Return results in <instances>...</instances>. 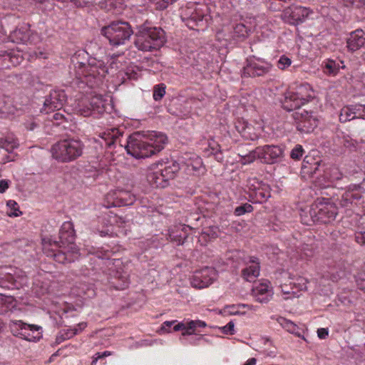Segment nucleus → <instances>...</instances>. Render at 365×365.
<instances>
[{
  "mask_svg": "<svg viewBox=\"0 0 365 365\" xmlns=\"http://www.w3.org/2000/svg\"><path fill=\"white\" fill-rule=\"evenodd\" d=\"M76 233L71 222H65L59 230V241L42 239V250L58 263H71L78 259L79 250L75 244Z\"/></svg>",
  "mask_w": 365,
  "mask_h": 365,
  "instance_id": "nucleus-1",
  "label": "nucleus"
},
{
  "mask_svg": "<svg viewBox=\"0 0 365 365\" xmlns=\"http://www.w3.org/2000/svg\"><path fill=\"white\" fill-rule=\"evenodd\" d=\"M168 143V137L156 131H140L131 134L125 148L135 158H148L161 151Z\"/></svg>",
  "mask_w": 365,
  "mask_h": 365,
  "instance_id": "nucleus-2",
  "label": "nucleus"
},
{
  "mask_svg": "<svg viewBox=\"0 0 365 365\" xmlns=\"http://www.w3.org/2000/svg\"><path fill=\"white\" fill-rule=\"evenodd\" d=\"M74 66L76 77L82 83H93L101 82L106 76L108 69L104 63L96 58L89 57L85 51H79L71 58Z\"/></svg>",
  "mask_w": 365,
  "mask_h": 365,
  "instance_id": "nucleus-3",
  "label": "nucleus"
},
{
  "mask_svg": "<svg viewBox=\"0 0 365 365\" xmlns=\"http://www.w3.org/2000/svg\"><path fill=\"white\" fill-rule=\"evenodd\" d=\"M166 42L165 33L160 27L141 25L135 34L134 44L142 51L159 50Z\"/></svg>",
  "mask_w": 365,
  "mask_h": 365,
  "instance_id": "nucleus-4",
  "label": "nucleus"
},
{
  "mask_svg": "<svg viewBox=\"0 0 365 365\" xmlns=\"http://www.w3.org/2000/svg\"><path fill=\"white\" fill-rule=\"evenodd\" d=\"M84 147L80 139L67 138L53 145L51 152L52 157L57 161L70 163L82 155Z\"/></svg>",
  "mask_w": 365,
  "mask_h": 365,
  "instance_id": "nucleus-5",
  "label": "nucleus"
},
{
  "mask_svg": "<svg viewBox=\"0 0 365 365\" xmlns=\"http://www.w3.org/2000/svg\"><path fill=\"white\" fill-rule=\"evenodd\" d=\"M155 166V165H153ZM155 166L160 167L156 171H151L147 175V180L154 187L164 188L168 185V182L173 180L178 173L180 165L175 160L159 161Z\"/></svg>",
  "mask_w": 365,
  "mask_h": 365,
  "instance_id": "nucleus-6",
  "label": "nucleus"
},
{
  "mask_svg": "<svg viewBox=\"0 0 365 365\" xmlns=\"http://www.w3.org/2000/svg\"><path fill=\"white\" fill-rule=\"evenodd\" d=\"M133 34L131 26L124 21H113L101 29V34L108 39L110 45L116 46L125 44Z\"/></svg>",
  "mask_w": 365,
  "mask_h": 365,
  "instance_id": "nucleus-7",
  "label": "nucleus"
},
{
  "mask_svg": "<svg viewBox=\"0 0 365 365\" xmlns=\"http://www.w3.org/2000/svg\"><path fill=\"white\" fill-rule=\"evenodd\" d=\"M316 207L312 208L311 216L314 222L327 224L333 222L338 214L337 207L329 198H317Z\"/></svg>",
  "mask_w": 365,
  "mask_h": 365,
  "instance_id": "nucleus-8",
  "label": "nucleus"
},
{
  "mask_svg": "<svg viewBox=\"0 0 365 365\" xmlns=\"http://www.w3.org/2000/svg\"><path fill=\"white\" fill-rule=\"evenodd\" d=\"M247 187L249 200L252 203H263L271 196L269 186L256 178L247 179Z\"/></svg>",
  "mask_w": 365,
  "mask_h": 365,
  "instance_id": "nucleus-9",
  "label": "nucleus"
},
{
  "mask_svg": "<svg viewBox=\"0 0 365 365\" xmlns=\"http://www.w3.org/2000/svg\"><path fill=\"white\" fill-rule=\"evenodd\" d=\"M292 116L297 130L302 133H310L318 125V119L313 112L298 110Z\"/></svg>",
  "mask_w": 365,
  "mask_h": 365,
  "instance_id": "nucleus-10",
  "label": "nucleus"
},
{
  "mask_svg": "<svg viewBox=\"0 0 365 365\" xmlns=\"http://www.w3.org/2000/svg\"><path fill=\"white\" fill-rule=\"evenodd\" d=\"M9 329L12 334L27 341H32L39 336H34V333L38 331L41 327L26 324L21 320H11L9 324Z\"/></svg>",
  "mask_w": 365,
  "mask_h": 365,
  "instance_id": "nucleus-11",
  "label": "nucleus"
},
{
  "mask_svg": "<svg viewBox=\"0 0 365 365\" xmlns=\"http://www.w3.org/2000/svg\"><path fill=\"white\" fill-rule=\"evenodd\" d=\"M216 271L212 267H205L194 272L191 279L193 287L203 289L210 285L216 278Z\"/></svg>",
  "mask_w": 365,
  "mask_h": 365,
  "instance_id": "nucleus-12",
  "label": "nucleus"
},
{
  "mask_svg": "<svg viewBox=\"0 0 365 365\" xmlns=\"http://www.w3.org/2000/svg\"><path fill=\"white\" fill-rule=\"evenodd\" d=\"M258 153L262 163L274 164L282 160L284 150L278 145H265L258 147Z\"/></svg>",
  "mask_w": 365,
  "mask_h": 365,
  "instance_id": "nucleus-13",
  "label": "nucleus"
},
{
  "mask_svg": "<svg viewBox=\"0 0 365 365\" xmlns=\"http://www.w3.org/2000/svg\"><path fill=\"white\" fill-rule=\"evenodd\" d=\"M67 96L64 91H53L50 94L46 96L43 102V108L41 112L44 111L46 113L60 110L63 108L65 102L66 101Z\"/></svg>",
  "mask_w": 365,
  "mask_h": 365,
  "instance_id": "nucleus-14",
  "label": "nucleus"
},
{
  "mask_svg": "<svg viewBox=\"0 0 365 365\" xmlns=\"http://www.w3.org/2000/svg\"><path fill=\"white\" fill-rule=\"evenodd\" d=\"M270 68L271 66L268 63L250 58L247 60V64L243 68L242 75L244 77L262 76L267 73Z\"/></svg>",
  "mask_w": 365,
  "mask_h": 365,
  "instance_id": "nucleus-15",
  "label": "nucleus"
},
{
  "mask_svg": "<svg viewBox=\"0 0 365 365\" xmlns=\"http://www.w3.org/2000/svg\"><path fill=\"white\" fill-rule=\"evenodd\" d=\"M310 96H302L300 92L289 93L282 103V107L287 111L299 109L300 107L308 103L310 100Z\"/></svg>",
  "mask_w": 365,
  "mask_h": 365,
  "instance_id": "nucleus-16",
  "label": "nucleus"
},
{
  "mask_svg": "<svg viewBox=\"0 0 365 365\" xmlns=\"http://www.w3.org/2000/svg\"><path fill=\"white\" fill-rule=\"evenodd\" d=\"M122 135L123 133L118 128L108 129L100 133L99 139L97 141L99 142L102 147L105 145L106 148H111L115 144L120 143L119 138Z\"/></svg>",
  "mask_w": 365,
  "mask_h": 365,
  "instance_id": "nucleus-17",
  "label": "nucleus"
},
{
  "mask_svg": "<svg viewBox=\"0 0 365 365\" xmlns=\"http://www.w3.org/2000/svg\"><path fill=\"white\" fill-rule=\"evenodd\" d=\"M246 264L248 265L242 270V277L246 281L252 282L259 274L260 266L259 259L255 257H249Z\"/></svg>",
  "mask_w": 365,
  "mask_h": 365,
  "instance_id": "nucleus-18",
  "label": "nucleus"
},
{
  "mask_svg": "<svg viewBox=\"0 0 365 365\" xmlns=\"http://www.w3.org/2000/svg\"><path fill=\"white\" fill-rule=\"evenodd\" d=\"M189 226L185 225H177L170 227L168 230V239L171 242H175L177 245H182L188 237L187 229Z\"/></svg>",
  "mask_w": 365,
  "mask_h": 365,
  "instance_id": "nucleus-19",
  "label": "nucleus"
},
{
  "mask_svg": "<svg viewBox=\"0 0 365 365\" xmlns=\"http://www.w3.org/2000/svg\"><path fill=\"white\" fill-rule=\"evenodd\" d=\"M36 37V35L31 34V31L25 27L17 29L9 35L12 42L23 44L32 43Z\"/></svg>",
  "mask_w": 365,
  "mask_h": 365,
  "instance_id": "nucleus-20",
  "label": "nucleus"
},
{
  "mask_svg": "<svg viewBox=\"0 0 365 365\" xmlns=\"http://www.w3.org/2000/svg\"><path fill=\"white\" fill-rule=\"evenodd\" d=\"M23 58L14 52L0 51V69H7L19 65Z\"/></svg>",
  "mask_w": 365,
  "mask_h": 365,
  "instance_id": "nucleus-21",
  "label": "nucleus"
},
{
  "mask_svg": "<svg viewBox=\"0 0 365 365\" xmlns=\"http://www.w3.org/2000/svg\"><path fill=\"white\" fill-rule=\"evenodd\" d=\"M313 14V11L307 7L294 6L291 9L289 13V22L292 24H299L303 23L310 15Z\"/></svg>",
  "mask_w": 365,
  "mask_h": 365,
  "instance_id": "nucleus-22",
  "label": "nucleus"
},
{
  "mask_svg": "<svg viewBox=\"0 0 365 365\" xmlns=\"http://www.w3.org/2000/svg\"><path fill=\"white\" fill-rule=\"evenodd\" d=\"M322 68L324 73L326 75L335 76L339 73L340 68H344L345 66L343 61L327 58L322 62Z\"/></svg>",
  "mask_w": 365,
  "mask_h": 365,
  "instance_id": "nucleus-23",
  "label": "nucleus"
},
{
  "mask_svg": "<svg viewBox=\"0 0 365 365\" xmlns=\"http://www.w3.org/2000/svg\"><path fill=\"white\" fill-rule=\"evenodd\" d=\"M365 43V33L362 30H356L350 34L347 39V48L352 51L359 49Z\"/></svg>",
  "mask_w": 365,
  "mask_h": 365,
  "instance_id": "nucleus-24",
  "label": "nucleus"
},
{
  "mask_svg": "<svg viewBox=\"0 0 365 365\" xmlns=\"http://www.w3.org/2000/svg\"><path fill=\"white\" fill-rule=\"evenodd\" d=\"M235 128L245 139L255 140L258 138L257 134L253 132V127L243 119L236 121Z\"/></svg>",
  "mask_w": 365,
  "mask_h": 365,
  "instance_id": "nucleus-25",
  "label": "nucleus"
},
{
  "mask_svg": "<svg viewBox=\"0 0 365 365\" xmlns=\"http://www.w3.org/2000/svg\"><path fill=\"white\" fill-rule=\"evenodd\" d=\"M363 192H354L346 190L339 199V203L342 207H350L352 204H356L362 198Z\"/></svg>",
  "mask_w": 365,
  "mask_h": 365,
  "instance_id": "nucleus-26",
  "label": "nucleus"
},
{
  "mask_svg": "<svg viewBox=\"0 0 365 365\" xmlns=\"http://www.w3.org/2000/svg\"><path fill=\"white\" fill-rule=\"evenodd\" d=\"M16 300L11 295L0 292V314L12 312L16 307Z\"/></svg>",
  "mask_w": 365,
  "mask_h": 365,
  "instance_id": "nucleus-27",
  "label": "nucleus"
},
{
  "mask_svg": "<svg viewBox=\"0 0 365 365\" xmlns=\"http://www.w3.org/2000/svg\"><path fill=\"white\" fill-rule=\"evenodd\" d=\"M119 190L112 191L108 193L106 196V202L104 206L107 208L112 207H120L121 200H120Z\"/></svg>",
  "mask_w": 365,
  "mask_h": 365,
  "instance_id": "nucleus-28",
  "label": "nucleus"
},
{
  "mask_svg": "<svg viewBox=\"0 0 365 365\" xmlns=\"http://www.w3.org/2000/svg\"><path fill=\"white\" fill-rule=\"evenodd\" d=\"M353 106H346L341 109L339 114V121L341 123H346L351 120L356 119V115L354 114Z\"/></svg>",
  "mask_w": 365,
  "mask_h": 365,
  "instance_id": "nucleus-29",
  "label": "nucleus"
},
{
  "mask_svg": "<svg viewBox=\"0 0 365 365\" xmlns=\"http://www.w3.org/2000/svg\"><path fill=\"white\" fill-rule=\"evenodd\" d=\"M309 158L305 157L303 161L302 169L304 173L309 175H314L319 170V167L321 165V161H314L313 164L309 163Z\"/></svg>",
  "mask_w": 365,
  "mask_h": 365,
  "instance_id": "nucleus-30",
  "label": "nucleus"
},
{
  "mask_svg": "<svg viewBox=\"0 0 365 365\" xmlns=\"http://www.w3.org/2000/svg\"><path fill=\"white\" fill-rule=\"evenodd\" d=\"M16 284L11 274H6L0 278V288L6 290H12L16 289Z\"/></svg>",
  "mask_w": 365,
  "mask_h": 365,
  "instance_id": "nucleus-31",
  "label": "nucleus"
},
{
  "mask_svg": "<svg viewBox=\"0 0 365 365\" xmlns=\"http://www.w3.org/2000/svg\"><path fill=\"white\" fill-rule=\"evenodd\" d=\"M241 158V163L242 164H250L253 163L256 158L259 159V154L258 153V147L255 150H250L247 153H239Z\"/></svg>",
  "mask_w": 365,
  "mask_h": 365,
  "instance_id": "nucleus-32",
  "label": "nucleus"
},
{
  "mask_svg": "<svg viewBox=\"0 0 365 365\" xmlns=\"http://www.w3.org/2000/svg\"><path fill=\"white\" fill-rule=\"evenodd\" d=\"M19 145L17 140L11 137H6L0 140V146L8 153H11Z\"/></svg>",
  "mask_w": 365,
  "mask_h": 365,
  "instance_id": "nucleus-33",
  "label": "nucleus"
},
{
  "mask_svg": "<svg viewBox=\"0 0 365 365\" xmlns=\"http://www.w3.org/2000/svg\"><path fill=\"white\" fill-rule=\"evenodd\" d=\"M187 169L189 171H200L202 168V159L198 156H195L192 158H190L186 162H185Z\"/></svg>",
  "mask_w": 365,
  "mask_h": 365,
  "instance_id": "nucleus-34",
  "label": "nucleus"
},
{
  "mask_svg": "<svg viewBox=\"0 0 365 365\" xmlns=\"http://www.w3.org/2000/svg\"><path fill=\"white\" fill-rule=\"evenodd\" d=\"M206 326V323L203 321L192 320L187 322V330L186 331H183L182 334L183 336L192 334L197 328L205 327Z\"/></svg>",
  "mask_w": 365,
  "mask_h": 365,
  "instance_id": "nucleus-35",
  "label": "nucleus"
},
{
  "mask_svg": "<svg viewBox=\"0 0 365 365\" xmlns=\"http://www.w3.org/2000/svg\"><path fill=\"white\" fill-rule=\"evenodd\" d=\"M120 200H121V206H127L132 205L135 201V196L128 191L119 190Z\"/></svg>",
  "mask_w": 365,
  "mask_h": 365,
  "instance_id": "nucleus-36",
  "label": "nucleus"
},
{
  "mask_svg": "<svg viewBox=\"0 0 365 365\" xmlns=\"http://www.w3.org/2000/svg\"><path fill=\"white\" fill-rule=\"evenodd\" d=\"M115 278L120 281L118 289H125L129 283V276L125 272H120L118 270L115 274Z\"/></svg>",
  "mask_w": 365,
  "mask_h": 365,
  "instance_id": "nucleus-37",
  "label": "nucleus"
},
{
  "mask_svg": "<svg viewBox=\"0 0 365 365\" xmlns=\"http://www.w3.org/2000/svg\"><path fill=\"white\" fill-rule=\"evenodd\" d=\"M234 36L245 38L248 36V29L243 24H237L233 27Z\"/></svg>",
  "mask_w": 365,
  "mask_h": 365,
  "instance_id": "nucleus-38",
  "label": "nucleus"
},
{
  "mask_svg": "<svg viewBox=\"0 0 365 365\" xmlns=\"http://www.w3.org/2000/svg\"><path fill=\"white\" fill-rule=\"evenodd\" d=\"M166 86L164 83L155 85L153 88V96L155 101H158L163 98L165 94Z\"/></svg>",
  "mask_w": 365,
  "mask_h": 365,
  "instance_id": "nucleus-39",
  "label": "nucleus"
},
{
  "mask_svg": "<svg viewBox=\"0 0 365 365\" xmlns=\"http://www.w3.org/2000/svg\"><path fill=\"white\" fill-rule=\"evenodd\" d=\"M279 322L283 328H284L287 331L297 334L296 331L297 330L298 327L292 322L287 320L285 318H280Z\"/></svg>",
  "mask_w": 365,
  "mask_h": 365,
  "instance_id": "nucleus-40",
  "label": "nucleus"
},
{
  "mask_svg": "<svg viewBox=\"0 0 365 365\" xmlns=\"http://www.w3.org/2000/svg\"><path fill=\"white\" fill-rule=\"evenodd\" d=\"M253 207L249 203H245L235 207L234 213L236 216H241L245 213L251 212Z\"/></svg>",
  "mask_w": 365,
  "mask_h": 365,
  "instance_id": "nucleus-41",
  "label": "nucleus"
},
{
  "mask_svg": "<svg viewBox=\"0 0 365 365\" xmlns=\"http://www.w3.org/2000/svg\"><path fill=\"white\" fill-rule=\"evenodd\" d=\"M357 287L365 292V266L356 277Z\"/></svg>",
  "mask_w": 365,
  "mask_h": 365,
  "instance_id": "nucleus-42",
  "label": "nucleus"
},
{
  "mask_svg": "<svg viewBox=\"0 0 365 365\" xmlns=\"http://www.w3.org/2000/svg\"><path fill=\"white\" fill-rule=\"evenodd\" d=\"M7 206L11 208L12 212L9 214L10 217H19L22 215V212L19 210L18 204L14 200H9L7 202Z\"/></svg>",
  "mask_w": 365,
  "mask_h": 365,
  "instance_id": "nucleus-43",
  "label": "nucleus"
},
{
  "mask_svg": "<svg viewBox=\"0 0 365 365\" xmlns=\"http://www.w3.org/2000/svg\"><path fill=\"white\" fill-rule=\"evenodd\" d=\"M304 150L301 145H296L290 153V157L293 160H299L304 155Z\"/></svg>",
  "mask_w": 365,
  "mask_h": 365,
  "instance_id": "nucleus-44",
  "label": "nucleus"
},
{
  "mask_svg": "<svg viewBox=\"0 0 365 365\" xmlns=\"http://www.w3.org/2000/svg\"><path fill=\"white\" fill-rule=\"evenodd\" d=\"M353 106V110L356 118L365 119V105L356 104Z\"/></svg>",
  "mask_w": 365,
  "mask_h": 365,
  "instance_id": "nucleus-45",
  "label": "nucleus"
},
{
  "mask_svg": "<svg viewBox=\"0 0 365 365\" xmlns=\"http://www.w3.org/2000/svg\"><path fill=\"white\" fill-rule=\"evenodd\" d=\"M345 7L360 8L364 4V0H340Z\"/></svg>",
  "mask_w": 365,
  "mask_h": 365,
  "instance_id": "nucleus-46",
  "label": "nucleus"
},
{
  "mask_svg": "<svg viewBox=\"0 0 365 365\" xmlns=\"http://www.w3.org/2000/svg\"><path fill=\"white\" fill-rule=\"evenodd\" d=\"M252 293H260V294H272V292L270 289H269V286L267 284H260L258 286L255 287L252 289Z\"/></svg>",
  "mask_w": 365,
  "mask_h": 365,
  "instance_id": "nucleus-47",
  "label": "nucleus"
},
{
  "mask_svg": "<svg viewBox=\"0 0 365 365\" xmlns=\"http://www.w3.org/2000/svg\"><path fill=\"white\" fill-rule=\"evenodd\" d=\"M292 63V61L289 58L287 57L286 56H282L279 59L277 62V67L281 69L284 70L287 67L289 66Z\"/></svg>",
  "mask_w": 365,
  "mask_h": 365,
  "instance_id": "nucleus-48",
  "label": "nucleus"
},
{
  "mask_svg": "<svg viewBox=\"0 0 365 365\" xmlns=\"http://www.w3.org/2000/svg\"><path fill=\"white\" fill-rule=\"evenodd\" d=\"M252 295L255 297L256 301L260 303H267L272 298V294L252 293Z\"/></svg>",
  "mask_w": 365,
  "mask_h": 365,
  "instance_id": "nucleus-49",
  "label": "nucleus"
},
{
  "mask_svg": "<svg viewBox=\"0 0 365 365\" xmlns=\"http://www.w3.org/2000/svg\"><path fill=\"white\" fill-rule=\"evenodd\" d=\"M11 103L10 98L4 94L0 93V111L4 112V109Z\"/></svg>",
  "mask_w": 365,
  "mask_h": 365,
  "instance_id": "nucleus-50",
  "label": "nucleus"
},
{
  "mask_svg": "<svg viewBox=\"0 0 365 365\" xmlns=\"http://www.w3.org/2000/svg\"><path fill=\"white\" fill-rule=\"evenodd\" d=\"M235 324L232 321H230L227 325L221 327L222 332L225 334H235Z\"/></svg>",
  "mask_w": 365,
  "mask_h": 365,
  "instance_id": "nucleus-51",
  "label": "nucleus"
},
{
  "mask_svg": "<svg viewBox=\"0 0 365 365\" xmlns=\"http://www.w3.org/2000/svg\"><path fill=\"white\" fill-rule=\"evenodd\" d=\"M24 125L27 130H34L38 125L34 118H29L24 123Z\"/></svg>",
  "mask_w": 365,
  "mask_h": 365,
  "instance_id": "nucleus-52",
  "label": "nucleus"
},
{
  "mask_svg": "<svg viewBox=\"0 0 365 365\" xmlns=\"http://www.w3.org/2000/svg\"><path fill=\"white\" fill-rule=\"evenodd\" d=\"M219 145L216 144V148L214 146L211 147L212 148V154L215 155V159L218 162H222L223 160V155L221 151L218 149Z\"/></svg>",
  "mask_w": 365,
  "mask_h": 365,
  "instance_id": "nucleus-53",
  "label": "nucleus"
},
{
  "mask_svg": "<svg viewBox=\"0 0 365 365\" xmlns=\"http://www.w3.org/2000/svg\"><path fill=\"white\" fill-rule=\"evenodd\" d=\"M331 175L330 176L331 180H340L341 178V174L338 171L336 168L331 169Z\"/></svg>",
  "mask_w": 365,
  "mask_h": 365,
  "instance_id": "nucleus-54",
  "label": "nucleus"
},
{
  "mask_svg": "<svg viewBox=\"0 0 365 365\" xmlns=\"http://www.w3.org/2000/svg\"><path fill=\"white\" fill-rule=\"evenodd\" d=\"M173 330L175 331H178L180 330L186 331L187 330V323L186 324L182 322L178 323V324L174 326Z\"/></svg>",
  "mask_w": 365,
  "mask_h": 365,
  "instance_id": "nucleus-55",
  "label": "nucleus"
},
{
  "mask_svg": "<svg viewBox=\"0 0 365 365\" xmlns=\"http://www.w3.org/2000/svg\"><path fill=\"white\" fill-rule=\"evenodd\" d=\"M329 331L327 329L320 328L317 330V335L320 339H325L328 336Z\"/></svg>",
  "mask_w": 365,
  "mask_h": 365,
  "instance_id": "nucleus-56",
  "label": "nucleus"
},
{
  "mask_svg": "<svg viewBox=\"0 0 365 365\" xmlns=\"http://www.w3.org/2000/svg\"><path fill=\"white\" fill-rule=\"evenodd\" d=\"M347 190H351V192H364V191L362 190L361 186L360 185H356V184L350 185L349 186Z\"/></svg>",
  "mask_w": 365,
  "mask_h": 365,
  "instance_id": "nucleus-57",
  "label": "nucleus"
},
{
  "mask_svg": "<svg viewBox=\"0 0 365 365\" xmlns=\"http://www.w3.org/2000/svg\"><path fill=\"white\" fill-rule=\"evenodd\" d=\"M168 1L163 0H160L156 4V8L159 10H164L168 8Z\"/></svg>",
  "mask_w": 365,
  "mask_h": 365,
  "instance_id": "nucleus-58",
  "label": "nucleus"
},
{
  "mask_svg": "<svg viewBox=\"0 0 365 365\" xmlns=\"http://www.w3.org/2000/svg\"><path fill=\"white\" fill-rule=\"evenodd\" d=\"M280 287H281L282 292L285 294H289L291 293L295 294V292L293 290L294 287H292L290 289H289L286 284L285 285L280 284Z\"/></svg>",
  "mask_w": 365,
  "mask_h": 365,
  "instance_id": "nucleus-59",
  "label": "nucleus"
},
{
  "mask_svg": "<svg viewBox=\"0 0 365 365\" xmlns=\"http://www.w3.org/2000/svg\"><path fill=\"white\" fill-rule=\"evenodd\" d=\"M9 187V182L5 180L0 181V192L4 193L6 190Z\"/></svg>",
  "mask_w": 365,
  "mask_h": 365,
  "instance_id": "nucleus-60",
  "label": "nucleus"
},
{
  "mask_svg": "<svg viewBox=\"0 0 365 365\" xmlns=\"http://www.w3.org/2000/svg\"><path fill=\"white\" fill-rule=\"evenodd\" d=\"M97 256L98 258L101 259H109L110 258V252L108 251L105 252H98Z\"/></svg>",
  "mask_w": 365,
  "mask_h": 365,
  "instance_id": "nucleus-61",
  "label": "nucleus"
},
{
  "mask_svg": "<svg viewBox=\"0 0 365 365\" xmlns=\"http://www.w3.org/2000/svg\"><path fill=\"white\" fill-rule=\"evenodd\" d=\"M176 321H166L163 323L162 329H165L166 331H169V329L171 327V326L175 324Z\"/></svg>",
  "mask_w": 365,
  "mask_h": 365,
  "instance_id": "nucleus-62",
  "label": "nucleus"
},
{
  "mask_svg": "<svg viewBox=\"0 0 365 365\" xmlns=\"http://www.w3.org/2000/svg\"><path fill=\"white\" fill-rule=\"evenodd\" d=\"M96 355L98 356V358L101 359V358H103V357L107 356H110V352L108 351H106L103 352L102 354L97 353V354H96Z\"/></svg>",
  "mask_w": 365,
  "mask_h": 365,
  "instance_id": "nucleus-63",
  "label": "nucleus"
},
{
  "mask_svg": "<svg viewBox=\"0 0 365 365\" xmlns=\"http://www.w3.org/2000/svg\"><path fill=\"white\" fill-rule=\"evenodd\" d=\"M257 360L255 358H251L247 361L244 365H255Z\"/></svg>",
  "mask_w": 365,
  "mask_h": 365,
  "instance_id": "nucleus-64",
  "label": "nucleus"
}]
</instances>
